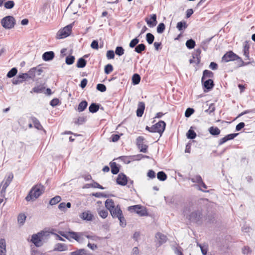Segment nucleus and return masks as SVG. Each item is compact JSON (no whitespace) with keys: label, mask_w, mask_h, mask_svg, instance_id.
I'll use <instances>...</instances> for the list:
<instances>
[{"label":"nucleus","mask_w":255,"mask_h":255,"mask_svg":"<svg viewBox=\"0 0 255 255\" xmlns=\"http://www.w3.org/2000/svg\"><path fill=\"white\" fill-rule=\"evenodd\" d=\"M44 191V187L41 184H37L31 189L27 196L25 197L27 201L34 200L42 194Z\"/></svg>","instance_id":"nucleus-1"},{"label":"nucleus","mask_w":255,"mask_h":255,"mask_svg":"<svg viewBox=\"0 0 255 255\" xmlns=\"http://www.w3.org/2000/svg\"><path fill=\"white\" fill-rule=\"evenodd\" d=\"M128 210L129 212L135 213L140 216H146L148 215V212L146 208L140 205L129 206Z\"/></svg>","instance_id":"nucleus-2"},{"label":"nucleus","mask_w":255,"mask_h":255,"mask_svg":"<svg viewBox=\"0 0 255 255\" xmlns=\"http://www.w3.org/2000/svg\"><path fill=\"white\" fill-rule=\"evenodd\" d=\"M13 178V174L12 173H9L6 178L2 181L1 183L2 188L0 192V195L1 197H4L6 189L12 181Z\"/></svg>","instance_id":"nucleus-3"},{"label":"nucleus","mask_w":255,"mask_h":255,"mask_svg":"<svg viewBox=\"0 0 255 255\" xmlns=\"http://www.w3.org/2000/svg\"><path fill=\"white\" fill-rule=\"evenodd\" d=\"M1 23L5 29H11L15 24V20L13 16H6L1 19Z\"/></svg>","instance_id":"nucleus-4"},{"label":"nucleus","mask_w":255,"mask_h":255,"mask_svg":"<svg viewBox=\"0 0 255 255\" xmlns=\"http://www.w3.org/2000/svg\"><path fill=\"white\" fill-rule=\"evenodd\" d=\"M166 127V123L163 121H160L151 127V132H158L161 136Z\"/></svg>","instance_id":"nucleus-5"},{"label":"nucleus","mask_w":255,"mask_h":255,"mask_svg":"<svg viewBox=\"0 0 255 255\" xmlns=\"http://www.w3.org/2000/svg\"><path fill=\"white\" fill-rule=\"evenodd\" d=\"M72 28V24H69L59 30L57 33L56 38L57 39H62L67 37L70 34Z\"/></svg>","instance_id":"nucleus-6"},{"label":"nucleus","mask_w":255,"mask_h":255,"mask_svg":"<svg viewBox=\"0 0 255 255\" xmlns=\"http://www.w3.org/2000/svg\"><path fill=\"white\" fill-rule=\"evenodd\" d=\"M188 220L194 223H199L202 218V213L201 211L197 210L192 212L188 216Z\"/></svg>","instance_id":"nucleus-7"},{"label":"nucleus","mask_w":255,"mask_h":255,"mask_svg":"<svg viewBox=\"0 0 255 255\" xmlns=\"http://www.w3.org/2000/svg\"><path fill=\"white\" fill-rule=\"evenodd\" d=\"M145 138L142 136H138L136 139V144L140 152L146 153L147 151L148 146L144 144Z\"/></svg>","instance_id":"nucleus-8"},{"label":"nucleus","mask_w":255,"mask_h":255,"mask_svg":"<svg viewBox=\"0 0 255 255\" xmlns=\"http://www.w3.org/2000/svg\"><path fill=\"white\" fill-rule=\"evenodd\" d=\"M239 59H240V57L233 51H230L224 55L222 57V60L225 62H228L231 61L238 60Z\"/></svg>","instance_id":"nucleus-9"},{"label":"nucleus","mask_w":255,"mask_h":255,"mask_svg":"<svg viewBox=\"0 0 255 255\" xmlns=\"http://www.w3.org/2000/svg\"><path fill=\"white\" fill-rule=\"evenodd\" d=\"M31 242L36 247H40L43 246V242L38 233L33 234L31 236Z\"/></svg>","instance_id":"nucleus-10"},{"label":"nucleus","mask_w":255,"mask_h":255,"mask_svg":"<svg viewBox=\"0 0 255 255\" xmlns=\"http://www.w3.org/2000/svg\"><path fill=\"white\" fill-rule=\"evenodd\" d=\"M82 233L75 232L73 231L69 232V239L71 238L74 239L78 243H82L83 241V238L82 237Z\"/></svg>","instance_id":"nucleus-11"},{"label":"nucleus","mask_w":255,"mask_h":255,"mask_svg":"<svg viewBox=\"0 0 255 255\" xmlns=\"http://www.w3.org/2000/svg\"><path fill=\"white\" fill-rule=\"evenodd\" d=\"M202 83L203 86L204 91L205 92L210 91L214 86L213 80L210 79L206 81L204 80Z\"/></svg>","instance_id":"nucleus-12"},{"label":"nucleus","mask_w":255,"mask_h":255,"mask_svg":"<svg viewBox=\"0 0 255 255\" xmlns=\"http://www.w3.org/2000/svg\"><path fill=\"white\" fill-rule=\"evenodd\" d=\"M156 19V15L155 14H152L150 15V18L146 17L145 18V20L149 27H153L155 26L157 23Z\"/></svg>","instance_id":"nucleus-13"},{"label":"nucleus","mask_w":255,"mask_h":255,"mask_svg":"<svg viewBox=\"0 0 255 255\" xmlns=\"http://www.w3.org/2000/svg\"><path fill=\"white\" fill-rule=\"evenodd\" d=\"M110 213L114 218H118L121 216H122L123 212L121 209L120 205H118L112 209L110 211Z\"/></svg>","instance_id":"nucleus-14"},{"label":"nucleus","mask_w":255,"mask_h":255,"mask_svg":"<svg viewBox=\"0 0 255 255\" xmlns=\"http://www.w3.org/2000/svg\"><path fill=\"white\" fill-rule=\"evenodd\" d=\"M43 72V70L41 67H36L31 68L29 70V75L32 77V79L36 76H39Z\"/></svg>","instance_id":"nucleus-15"},{"label":"nucleus","mask_w":255,"mask_h":255,"mask_svg":"<svg viewBox=\"0 0 255 255\" xmlns=\"http://www.w3.org/2000/svg\"><path fill=\"white\" fill-rule=\"evenodd\" d=\"M116 181L118 184L125 186L128 183V178L125 174L121 173L118 175Z\"/></svg>","instance_id":"nucleus-16"},{"label":"nucleus","mask_w":255,"mask_h":255,"mask_svg":"<svg viewBox=\"0 0 255 255\" xmlns=\"http://www.w3.org/2000/svg\"><path fill=\"white\" fill-rule=\"evenodd\" d=\"M239 133H231L226 135L225 137L221 138L219 141V145H221L229 140L233 139L236 137Z\"/></svg>","instance_id":"nucleus-17"},{"label":"nucleus","mask_w":255,"mask_h":255,"mask_svg":"<svg viewBox=\"0 0 255 255\" xmlns=\"http://www.w3.org/2000/svg\"><path fill=\"white\" fill-rule=\"evenodd\" d=\"M155 238L158 241V247L165 243L167 240V237L161 233H157L155 235Z\"/></svg>","instance_id":"nucleus-18"},{"label":"nucleus","mask_w":255,"mask_h":255,"mask_svg":"<svg viewBox=\"0 0 255 255\" xmlns=\"http://www.w3.org/2000/svg\"><path fill=\"white\" fill-rule=\"evenodd\" d=\"M55 56V54L53 51H47L44 52L42 54V59L45 61H49L52 60Z\"/></svg>","instance_id":"nucleus-19"},{"label":"nucleus","mask_w":255,"mask_h":255,"mask_svg":"<svg viewBox=\"0 0 255 255\" xmlns=\"http://www.w3.org/2000/svg\"><path fill=\"white\" fill-rule=\"evenodd\" d=\"M144 109H145L144 103L142 102H139L138 104V105H137V110L136 112V116L138 117H142V116L144 113Z\"/></svg>","instance_id":"nucleus-20"},{"label":"nucleus","mask_w":255,"mask_h":255,"mask_svg":"<svg viewBox=\"0 0 255 255\" xmlns=\"http://www.w3.org/2000/svg\"><path fill=\"white\" fill-rule=\"evenodd\" d=\"M70 255H93L92 254L90 253L88 251L84 249H78L75 251L70 253Z\"/></svg>","instance_id":"nucleus-21"},{"label":"nucleus","mask_w":255,"mask_h":255,"mask_svg":"<svg viewBox=\"0 0 255 255\" xmlns=\"http://www.w3.org/2000/svg\"><path fill=\"white\" fill-rule=\"evenodd\" d=\"M80 217L83 220H86L88 221H92L93 218V215L91 213L90 211H88L83 212Z\"/></svg>","instance_id":"nucleus-22"},{"label":"nucleus","mask_w":255,"mask_h":255,"mask_svg":"<svg viewBox=\"0 0 255 255\" xmlns=\"http://www.w3.org/2000/svg\"><path fill=\"white\" fill-rule=\"evenodd\" d=\"M67 246L65 244L58 243L55 245L53 250L54 251L62 252L67 251Z\"/></svg>","instance_id":"nucleus-23"},{"label":"nucleus","mask_w":255,"mask_h":255,"mask_svg":"<svg viewBox=\"0 0 255 255\" xmlns=\"http://www.w3.org/2000/svg\"><path fill=\"white\" fill-rule=\"evenodd\" d=\"M38 233L43 242H45L50 238V233L48 231H41Z\"/></svg>","instance_id":"nucleus-24"},{"label":"nucleus","mask_w":255,"mask_h":255,"mask_svg":"<svg viewBox=\"0 0 255 255\" xmlns=\"http://www.w3.org/2000/svg\"><path fill=\"white\" fill-rule=\"evenodd\" d=\"M209 133L213 136H217L221 132L220 129L217 127H211L208 129Z\"/></svg>","instance_id":"nucleus-25"},{"label":"nucleus","mask_w":255,"mask_h":255,"mask_svg":"<svg viewBox=\"0 0 255 255\" xmlns=\"http://www.w3.org/2000/svg\"><path fill=\"white\" fill-rule=\"evenodd\" d=\"M110 165L111 168V172L113 174H118L120 171V169L116 162L112 161L110 163Z\"/></svg>","instance_id":"nucleus-26"},{"label":"nucleus","mask_w":255,"mask_h":255,"mask_svg":"<svg viewBox=\"0 0 255 255\" xmlns=\"http://www.w3.org/2000/svg\"><path fill=\"white\" fill-rule=\"evenodd\" d=\"M214 77V73L208 70H205L203 72V75L201 78V82H203V80L206 78H213Z\"/></svg>","instance_id":"nucleus-27"},{"label":"nucleus","mask_w":255,"mask_h":255,"mask_svg":"<svg viewBox=\"0 0 255 255\" xmlns=\"http://www.w3.org/2000/svg\"><path fill=\"white\" fill-rule=\"evenodd\" d=\"M71 207V204L70 202H67L66 204L64 202L60 203L58 205V209L62 212H65L66 208H70Z\"/></svg>","instance_id":"nucleus-28"},{"label":"nucleus","mask_w":255,"mask_h":255,"mask_svg":"<svg viewBox=\"0 0 255 255\" xmlns=\"http://www.w3.org/2000/svg\"><path fill=\"white\" fill-rule=\"evenodd\" d=\"M249 49H250V45L247 41H246L244 44L243 52H244V56L247 59H249V57H250Z\"/></svg>","instance_id":"nucleus-29"},{"label":"nucleus","mask_w":255,"mask_h":255,"mask_svg":"<svg viewBox=\"0 0 255 255\" xmlns=\"http://www.w3.org/2000/svg\"><path fill=\"white\" fill-rule=\"evenodd\" d=\"M105 207L110 211L115 207L114 201L111 199H107L105 202Z\"/></svg>","instance_id":"nucleus-30"},{"label":"nucleus","mask_w":255,"mask_h":255,"mask_svg":"<svg viewBox=\"0 0 255 255\" xmlns=\"http://www.w3.org/2000/svg\"><path fill=\"white\" fill-rule=\"evenodd\" d=\"M87 64V61L83 57L80 58L77 62L76 66L78 68H84L86 66Z\"/></svg>","instance_id":"nucleus-31"},{"label":"nucleus","mask_w":255,"mask_h":255,"mask_svg":"<svg viewBox=\"0 0 255 255\" xmlns=\"http://www.w3.org/2000/svg\"><path fill=\"white\" fill-rule=\"evenodd\" d=\"M146 49L145 45L143 44H139L134 48V51L137 53L140 54L142 51H144Z\"/></svg>","instance_id":"nucleus-32"},{"label":"nucleus","mask_w":255,"mask_h":255,"mask_svg":"<svg viewBox=\"0 0 255 255\" xmlns=\"http://www.w3.org/2000/svg\"><path fill=\"white\" fill-rule=\"evenodd\" d=\"M99 109V105L96 103H92L89 107V110L92 113H96Z\"/></svg>","instance_id":"nucleus-33"},{"label":"nucleus","mask_w":255,"mask_h":255,"mask_svg":"<svg viewBox=\"0 0 255 255\" xmlns=\"http://www.w3.org/2000/svg\"><path fill=\"white\" fill-rule=\"evenodd\" d=\"M45 89V87L42 85H38L32 88V91H30V93L34 92L36 93H41L43 90Z\"/></svg>","instance_id":"nucleus-34"},{"label":"nucleus","mask_w":255,"mask_h":255,"mask_svg":"<svg viewBox=\"0 0 255 255\" xmlns=\"http://www.w3.org/2000/svg\"><path fill=\"white\" fill-rule=\"evenodd\" d=\"M185 45L189 49H192L196 45V42L193 39H190L186 41Z\"/></svg>","instance_id":"nucleus-35"},{"label":"nucleus","mask_w":255,"mask_h":255,"mask_svg":"<svg viewBox=\"0 0 255 255\" xmlns=\"http://www.w3.org/2000/svg\"><path fill=\"white\" fill-rule=\"evenodd\" d=\"M193 183H197L198 184H200L203 181L202 177L199 175H196L193 177L190 178L189 179Z\"/></svg>","instance_id":"nucleus-36"},{"label":"nucleus","mask_w":255,"mask_h":255,"mask_svg":"<svg viewBox=\"0 0 255 255\" xmlns=\"http://www.w3.org/2000/svg\"><path fill=\"white\" fill-rule=\"evenodd\" d=\"M88 106V103L86 101H82L78 105V110L79 112L84 111Z\"/></svg>","instance_id":"nucleus-37"},{"label":"nucleus","mask_w":255,"mask_h":255,"mask_svg":"<svg viewBox=\"0 0 255 255\" xmlns=\"http://www.w3.org/2000/svg\"><path fill=\"white\" fill-rule=\"evenodd\" d=\"M32 121L34 124V126L36 128H37L38 129H41L42 128V126L40 124V123L38 119H37L35 117H33L32 118Z\"/></svg>","instance_id":"nucleus-38"},{"label":"nucleus","mask_w":255,"mask_h":255,"mask_svg":"<svg viewBox=\"0 0 255 255\" xmlns=\"http://www.w3.org/2000/svg\"><path fill=\"white\" fill-rule=\"evenodd\" d=\"M157 177L159 180L164 181L167 179V175L164 172L161 171L157 173Z\"/></svg>","instance_id":"nucleus-39"},{"label":"nucleus","mask_w":255,"mask_h":255,"mask_svg":"<svg viewBox=\"0 0 255 255\" xmlns=\"http://www.w3.org/2000/svg\"><path fill=\"white\" fill-rule=\"evenodd\" d=\"M176 27L179 31H182L187 28V25L185 21H180L177 23Z\"/></svg>","instance_id":"nucleus-40"},{"label":"nucleus","mask_w":255,"mask_h":255,"mask_svg":"<svg viewBox=\"0 0 255 255\" xmlns=\"http://www.w3.org/2000/svg\"><path fill=\"white\" fill-rule=\"evenodd\" d=\"M140 81V76L138 74H134L132 77V82L134 85L138 84Z\"/></svg>","instance_id":"nucleus-41"},{"label":"nucleus","mask_w":255,"mask_h":255,"mask_svg":"<svg viewBox=\"0 0 255 255\" xmlns=\"http://www.w3.org/2000/svg\"><path fill=\"white\" fill-rule=\"evenodd\" d=\"M196 133L192 129H190L187 132L186 136L188 139H193L196 137Z\"/></svg>","instance_id":"nucleus-42"},{"label":"nucleus","mask_w":255,"mask_h":255,"mask_svg":"<svg viewBox=\"0 0 255 255\" xmlns=\"http://www.w3.org/2000/svg\"><path fill=\"white\" fill-rule=\"evenodd\" d=\"M61 200L60 196H56L52 198L49 201V204L51 205H54L58 203Z\"/></svg>","instance_id":"nucleus-43"},{"label":"nucleus","mask_w":255,"mask_h":255,"mask_svg":"<svg viewBox=\"0 0 255 255\" xmlns=\"http://www.w3.org/2000/svg\"><path fill=\"white\" fill-rule=\"evenodd\" d=\"M18 76L22 82H24L27 79H32V77H30V75H29V71L27 73L19 74Z\"/></svg>","instance_id":"nucleus-44"},{"label":"nucleus","mask_w":255,"mask_h":255,"mask_svg":"<svg viewBox=\"0 0 255 255\" xmlns=\"http://www.w3.org/2000/svg\"><path fill=\"white\" fill-rule=\"evenodd\" d=\"M17 73V70L16 68H11L7 73L6 76L8 78H12L14 77Z\"/></svg>","instance_id":"nucleus-45"},{"label":"nucleus","mask_w":255,"mask_h":255,"mask_svg":"<svg viewBox=\"0 0 255 255\" xmlns=\"http://www.w3.org/2000/svg\"><path fill=\"white\" fill-rule=\"evenodd\" d=\"M125 50L122 46H117L116 48L115 53L119 56L123 55L124 54Z\"/></svg>","instance_id":"nucleus-46"},{"label":"nucleus","mask_w":255,"mask_h":255,"mask_svg":"<svg viewBox=\"0 0 255 255\" xmlns=\"http://www.w3.org/2000/svg\"><path fill=\"white\" fill-rule=\"evenodd\" d=\"M146 40L149 44H152L154 40V36L151 33H147L146 35Z\"/></svg>","instance_id":"nucleus-47"},{"label":"nucleus","mask_w":255,"mask_h":255,"mask_svg":"<svg viewBox=\"0 0 255 255\" xmlns=\"http://www.w3.org/2000/svg\"><path fill=\"white\" fill-rule=\"evenodd\" d=\"M132 157H133V156H121L119 158L123 161L124 163L128 164L130 162L131 160H132Z\"/></svg>","instance_id":"nucleus-48"},{"label":"nucleus","mask_w":255,"mask_h":255,"mask_svg":"<svg viewBox=\"0 0 255 255\" xmlns=\"http://www.w3.org/2000/svg\"><path fill=\"white\" fill-rule=\"evenodd\" d=\"M86 187H92V188H99V189H104V188L101 186V185H100L98 183L96 182H94L93 183H91V184H87L86 185Z\"/></svg>","instance_id":"nucleus-49"},{"label":"nucleus","mask_w":255,"mask_h":255,"mask_svg":"<svg viewBox=\"0 0 255 255\" xmlns=\"http://www.w3.org/2000/svg\"><path fill=\"white\" fill-rule=\"evenodd\" d=\"M75 59L74 56L68 55L66 57L65 62L67 65H71L74 62Z\"/></svg>","instance_id":"nucleus-50"},{"label":"nucleus","mask_w":255,"mask_h":255,"mask_svg":"<svg viewBox=\"0 0 255 255\" xmlns=\"http://www.w3.org/2000/svg\"><path fill=\"white\" fill-rule=\"evenodd\" d=\"M14 2L13 0H8L4 3V6L6 9H11L14 7Z\"/></svg>","instance_id":"nucleus-51"},{"label":"nucleus","mask_w":255,"mask_h":255,"mask_svg":"<svg viewBox=\"0 0 255 255\" xmlns=\"http://www.w3.org/2000/svg\"><path fill=\"white\" fill-rule=\"evenodd\" d=\"M26 216L24 214H20L18 217H17V221L18 222L21 224L23 225L24 223L25 222V219H26Z\"/></svg>","instance_id":"nucleus-52"},{"label":"nucleus","mask_w":255,"mask_h":255,"mask_svg":"<svg viewBox=\"0 0 255 255\" xmlns=\"http://www.w3.org/2000/svg\"><path fill=\"white\" fill-rule=\"evenodd\" d=\"M197 246L200 247L202 254L203 255H206L208 252V246L206 245H201L199 244H197Z\"/></svg>","instance_id":"nucleus-53"},{"label":"nucleus","mask_w":255,"mask_h":255,"mask_svg":"<svg viewBox=\"0 0 255 255\" xmlns=\"http://www.w3.org/2000/svg\"><path fill=\"white\" fill-rule=\"evenodd\" d=\"M143 158H149V157L148 156L144 155L142 154H139L137 155H133V157H132V160H139Z\"/></svg>","instance_id":"nucleus-54"},{"label":"nucleus","mask_w":255,"mask_h":255,"mask_svg":"<svg viewBox=\"0 0 255 255\" xmlns=\"http://www.w3.org/2000/svg\"><path fill=\"white\" fill-rule=\"evenodd\" d=\"M165 29V24L163 23H160L157 27V32L158 33H162Z\"/></svg>","instance_id":"nucleus-55"},{"label":"nucleus","mask_w":255,"mask_h":255,"mask_svg":"<svg viewBox=\"0 0 255 255\" xmlns=\"http://www.w3.org/2000/svg\"><path fill=\"white\" fill-rule=\"evenodd\" d=\"M113 70V67L112 64H108L106 65L104 68V71L105 73L106 74H110L111 72H112Z\"/></svg>","instance_id":"nucleus-56"},{"label":"nucleus","mask_w":255,"mask_h":255,"mask_svg":"<svg viewBox=\"0 0 255 255\" xmlns=\"http://www.w3.org/2000/svg\"><path fill=\"white\" fill-rule=\"evenodd\" d=\"M215 110V104L213 103H212L210 105L209 108L205 110V112L210 115H211L213 114Z\"/></svg>","instance_id":"nucleus-57"},{"label":"nucleus","mask_w":255,"mask_h":255,"mask_svg":"<svg viewBox=\"0 0 255 255\" xmlns=\"http://www.w3.org/2000/svg\"><path fill=\"white\" fill-rule=\"evenodd\" d=\"M139 40L137 38V37H135V38L131 40L129 44V46L130 48L135 47L136 45L139 42Z\"/></svg>","instance_id":"nucleus-58"},{"label":"nucleus","mask_w":255,"mask_h":255,"mask_svg":"<svg viewBox=\"0 0 255 255\" xmlns=\"http://www.w3.org/2000/svg\"><path fill=\"white\" fill-rule=\"evenodd\" d=\"M197 186L198 187V190L202 191L203 192H208V191H206L201 188L202 187L205 189H207V186L205 184L203 181H202L200 184H198Z\"/></svg>","instance_id":"nucleus-59"},{"label":"nucleus","mask_w":255,"mask_h":255,"mask_svg":"<svg viewBox=\"0 0 255 255\" xmlns=\"http://www.w3.org/2000/svg\"><path fill=\"white\" fill-rule=\"evenodd\" d=\"M194 112V110L193 108H188L186 109L185 112V116L186 118L190 117Z\"/></svg>","instance_id":"nucleus-60"},{"label":"nucleus","mask_w":255,"mask_h":255,"mask_svg":"<svg viewBox=\"0 0 255 255\" xmlns=\"http://www.w3.org/2000/svg\"><path fill=\"white\" fill-rule=\"evenodd\" d=\"M99 216L103 219H105L108 215V212L106 210H102L98 212Z\"/></svg>","instance_id":"nucleus-61"},{"label":"nucleus","mask_w":255,"mask_h":255,"mask_svg":"<svg viewBox=\"0 0 255 255\" xmlns=\"http://www.w3.org/2000/svg\"><path fill=\"white\" fill-rule=\"evenodd\" d=\"M107 58L108 59H112L115 58V53L113 50H110L107 52Z\"/></svg>","instance_id":"nucleus-62"},{"label":"nucleus","mask_w":255,"mask_h":255,"mask_svg":"<svg viewBox=\"0 0 255 255\" xmlns=\"http://www.w3.org/2000/svg\"><path fill=\"white\" fill-rule=\"evenodd\" d=\"M97 89L101 92H104L106 91V87L104 84H98L97 85Z\"/></svg>","instance_id":"nucleus-63"},{"label":"nucleus","mask_w":255,"mask_h":255,"mask_svg":"<svg viewBox=\"0 0 255 255\" xmlns=\"http://www.w3.org/2000/svg\"><path fill=\"white\" fill-rule=\"evenodd\" d=\"M174 252L176 255H183L182 249L180 247H175Z\"/></svg>","instance_id":"nucleus-64"}]
</instances>
